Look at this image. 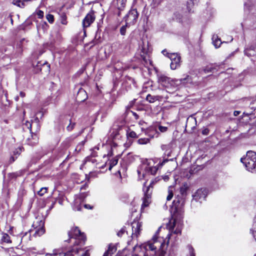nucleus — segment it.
<instances>
[{"mask_svg": "<svg viewBox=\"0 0 256 256\" xmlns=\"http://www.w3.org/2000/svg\"><path fill=\"white\" fill-rule=\"evenodd\" d=\"M68 242H72L74 246L70 250L66 251L63 249H55L52 253L47 254V256H74L80 252L83 251L81 246L85 244L86 237L82 233L78 227L71 229L68 232Z\"/></svg>", "mask_w": 256, "mask_h": 256, "instance_id": "obj_1", "label": "nucleus"}, {"mask_svg": "<svg viewBox=\"0 0 256 256\" xmlns=\"http://www.w3.org/2000/svg\"><path fill=\"white\" fill-rule=\"evenodd\" d=\"M157 76L158 82L168 89H175L181 84H184L192 81L189 76H186L184 78L178 80L172 79L162 74H158Z\"/></svg>", "mask_w": 256, "mask_h": 256, "instance_id": "obj_2", "label": "nucleus"}, {"mask_svg": "<svg viewBox=\"0 0 256 256\" xmlns=\"http://www.w3.org/2000/svg\"><path fill=\"white\" fill-rule=\"evenodd\" d=\"M32 226L35 230H30L26 232L22 238V240L27 242L31 240V234L33 233V236L35 237L40 236L45 232L44 228V222L42 220H39L37 218L34 222Z\"/></svg>", "mask_w": 256, "mask_h": 256, "instance_id": "obj_3", "label": "nucleus"}, {"mask_svg": "<svg viewBox=\"0 0 256 256\" xmlns=\"http://www.w3.org/2000/svg\"><path fill=\"white\" fill-rule=\"evenodd\" d=\"M240 161L248 171L256 173V152L248 151L246 156L241 158Z\"/></svg>", "mask_w": 256, "mask_h": 256, "instance_id": "obj_4", "label": "nucleus"}, {"mask_svg": "<svg viewBox=\"0 0 256 256\" xmlns=\"http://www.w3.org/2000/svg\"><path fill=\"white\" fill-rule=\"evenodd\" d=\"M157 170L158 168L156 166H150L144 164H142L137 170L138 178L142 180L145 178L146 175L148 174L154 175L156 174Z\"/></svg>", "mask_w": 256, "mask_h": 256, "instance_id": "obj_5", "label": "nucleus"}, {"mask_svg": "<svg viewBox=\"0 0 256 256\" xmlns=\"http://www.w3.org/2000/svg\"><path fill=\"white\" fill-rule=\"evenodd\" d=\"M207 196V192L205 189H198L192 195L193 198L192 200L191 204L194 206L196 203L199 202L200 204L202 200H205Z\"/></svg>", "mask_w": 256, "mask_h": 256, "instance_id": "obj_6", "label": "nucleus"}, {"mask_svg": "<svg viewBox=\"0 0 256 256\" xmlns=\"http://www.w3.org/2000/svg\"><path fill=\"white\" fill-rule=\"evenodd\" d=\"M138 16V14L137 10L134 8L129 10L127 14L124 17V19L127 24L131 26L136 24Z\"/></svg>", "mask_w": 256, "mask_h": 256, "instance_id": "obj_7", "label": "nucleus"}, {"mask_svg": "<svg viewBox=\"0 0 256 256\" xmlns=\"http://www.w3.org/2000/svg\"><path fill=\"white\" fill-rule=\"evenodd\" d=\"M168 57L171 60L170 68L176 70L180 66V56L178 53H168Z\"/></svg>", "mask_w": 256, "mask_h": 256, "instance_id": "obj_8", "label": "nucleus"}, {"mask_svg": "<svg viewBox=\"0 0 256 256\" xmlns=\"http://www.w3.org/2000/svg\"><path fill=\"white\" fill-rule=\"evenodd\" d=\"M154 183V182H152L150 185L146 188V190L144 188H143L144 196L143 198V202L142 206V208L148 206L150 202V198L152 192V190L151 189L152 187V184Z\"/></svg>", "mask_w": 256, "mask_h": 256, "instance_id": "obj_9", "label": "nucleus"}, {"mask_svg": "<svg viewBox=\"0 0 256 256\" xmlns=\"http://www.w3.org/2000/svg\"><path fill=\"white\" fill-rule=\"evenodd\" d=\"M96 16H94V12L91 10L85 16L82 20V26L84 28H88L94 21Z\"/></svg>", "mask_w": 256, "mask_h": 256, "instance_id": "obj_10", "label": "nucleus"}, {"mask_svg": "<svg viewBox=\"0 0 256 256\" xmlns=\"http://www.w3.org/2000/svg\"><path fill=\"white\" fill-rule=\"evenodd\" d=\"M86 196L84 193H81L80 196H77L74 200L73 209L74 210L80 211L82 210V203Z\"/></svg>", "mask_w": 256, "mask_h": 256, "instance_id": "obj_11", "label": "nucleus"}, {"mask_svg": "<svg viewBox=\"0 0 256 256\" xmlns=\"http://www.w3.org/2000/svg\"><path fill=\"white\" fill-rule=\"evenodd\" d=\"M141 228L142 223L138 220H134L132 223V237H138L142 230Z\"/></svg>", "mask_w": 256, "mask_h": 256, "instance_id": "obj_12", "label": "nucleus"}, {"mask_svg": "<svg viewBox=\"0 0 256 256\" xmlns=\"http://www.w3.org/2000/svg\"><path fill=\"white\" fill-rule=\"evenodd\" d=\"M142 52L143 54L140 55L142 60V62L145 67L148 68L152 65V61L148 54H145L144 52Z\"/></svg>", "mask_w": 256, "mask_h": 256, "instance_id": "obj_13", "label": "nucleus"}, {"mask_svg": "<svg viewBox=\"0 0 256 256\" xmlns=\"http://www.w3.org/2000/svg\"><path fill=\"white\" fill-rule=\"evenodd\" d=\"M117 250L116 246L115 244H110L108 245V249L104 253L103 256H112Z\"/></svg>", "mask_w": 256, "mask_h": 256, "instance_id": "obj_14", "label": "nucleus"}, {"mask_svg": "<svg viewBox=\"0 0 256 256\" xmlns=\"http://www.w3.org/2000/svg\"><path fill=\"white\" fill-rule=\"evenodd\" d=\"M116 6L117 8L120 10H123L126 4V0H116Z\"/></svg>", "mask_w": 256, "mask_h": 256, "instance_id": "obj_15", "label": "nucleus"}, {"mask_svg": "<svg viewBox=\"0 0 256 256\" xmlns=\"http://www.w3.org/2000/svg\"><path fill=\"white\" fill-rule=\"evenodd\" d=\"M156 236H154L153 237L154 243H152L151 242H148V244L146 245V249L150 250H154L156 249V246L154 245V244L156 243Z\"/></svg>", "mask_w": 256, "mask_h": 256, "instance_id": "obj_16", "label": "nucleus"}, {"mask_svg": "<svg viewBox=\"0 0 256 256\" xmlns=\"http://www.w3.org/2000/svg\"><path fill=\"white\" fill-rule=\"evenodd\" d=\"M213 44L216 48H219L222 42L217 35H214L212 38Z\"/></svg>", "mask_w": 256, "mask_h": 256, "instance_id": "obj_17", "label": "nucleus"}, {"mask_svg": "<svg viewBox=\"0 0 256 256\" xmlns=\"http://www.w3.org/2000/svg\"><path fill=\"white\" fill-rule=\"evenodd\" d=\"M256 50L254 46H251L250 48H246L244 50V54L248 56H251L255 54Z\"/></svg>", "mask_w": 256, "mask_h": 256, "instance_id": "obj_18", "label": "nucleus"}, {"mask_svg": "<svg viewBox=\"0 0 256 256\" xmlns=\"http://www.w3.org/2000/svg\"><path fill=\"white\" fill-rule=\"evenodd\" d=\"M196 4V0H188L186 6L189 12H190L193 6Z\"/></svg>", "mask_w": 256, "mask_h": 256, "instance_id": "obj_19", "label": "nucleus"}, {"mask_svg": "<svg viewBox=\"0 0 256 256\" xmlns=\"http://www.w3.org/2000/svg\"><path fill=\"white\" fill-rule=\"evenodd\" d=\"M40 63L38 62L35 68H34V72L36 73H38L39 72L41 71L42 70V68H41V66H44L45 64H46L48 68V71H50V65L49 64H48L47 62H45L43 64H39Z\"/></svg>", "mask_w": 256, "mask_h": 256, "instance_id": "obj_20", "label": "nucleus"}, {"mask_svg": "<svg viewBox=\"0 0 256 256\" xmlns=\"http://www.w3.org/2000/svg\"><path fill=\"white\" fill-rule=\"evenodd\" d=\"M146 100L150 103H152L158 100V96L148 94L146 97Z\"/></svg>", "mask_w": 256, "mask_h": 256, "instance_id": "obj_21", "label": "nucleus"}, {"mask_svg": "<svg viewBox=\"0 0 256 256\" xmlns=\"http://www.w3.org/2000/svg\"><path fill=\"white\" fill-rule=\"evenodd\" d=\"M182 16L179 12H176L174 14L173 18L176 20L178 22L182 21Z\"/></svg>", "mask_w": 256, "mask_h": 256, "instance_id": "obj_22", "label": "nucleus"}, {"mask_svg": "<svg viewBox=\"0 0 256 256\" xmlns=\"http://www.w3.org/2000/svg\"><path fill=\"white\" fill-rule=\"evenodd\" d=\"M1 240L2 242L6 243H11L10 238L9 235L7 234L4 233L2 238Z\"/></svg>", "mask_w": 256, "mask_h": 256, "instance_id": "obj_23", "label": "nucleus"}, {"mask_svg": "<svg viewBox=\"0 0 256 256\" xmlns=\"http://www.w3.org/2000/svg\"><path fill=\"white\" fill-rule=\"evenodd\" d=\"M216 70L215 67L213 64H210L206 67L204 69L205 73H208L210 72H214V70Z\"/></svg>", "mask_w": 256, "mask_h": 256, "instance_id": "obj_24", "label": "nucleus"}, {"mask_svg": "<svg viewBox=\"0 0 256 256\" xmlns=\"http://www.w3.org/2000/svg\"><path fill=\"white\" fill-rule=\"evenodd\" d=\"M150 142V139L148 138H141L138 140V142L140 144H145Z\"/></svg>", "mask_w": 256, "mask_h": 256, "instance_id": "obj_25", "label": "nucleus"}, {"mask_svg": "<svg viewBox=\"0 0 256 256\" xmlns=\"http://www.w3.org/2000/svg\"><path fill=\"white\" fill-rule=\"evenodd\" d=\"M130 26L129 24H127L126 23L125 25L121 27L120 28V33L122 35L124 36L126 34V30L128 27H129Z\"/></svg>", "mask_w": 256, "mask_h": 256, "instance_id": "obj_26", "label": "nucleus"}, {"mask_svg": "<svg viewBox=\"0 0 256 256\" xmlns=\"http://www.w3.org/2000/svg\"><path fill=\"white\" fill-rule=\"evenodd\" d=\"M118 162V158H114V159L110 161V169H111L113 166H116Z\"/></svg>", "mask_w": 256, "mask_h": 256, "instance_id": "obj_27", "label": "nucleus"}, {"mask_svg": "<svg viewBox=\"0 0 256 256\" xmlns=\"http://www.w3.org/2000/svg\"><path fill=\"white\" fill-rule=\"evenodd\" d=\"M48 188L46 187L42 188L38 192V194L40 196H42L45 193L47 192Z\"/></svg>", "mask_w": 256, "mask_h": 256, "instance_id": "obj_28", "label": "nucleus"}, {"mask_svg": "<svg viewBox=\"0 0 256 256\" xmlns=\"http://www.w3.org/2000/svg\"><path fill=\"white\" fill-rule=\"evenodd\" d=\"M136 100L134 99V100L130 101L128 104L126 106V111L128 112L129 110H130V108L132 107V106L134 105Z\"/></svg>", "mask_w": 256, "mask_h": 256, "instance_id": "obj_29", "label": "nucleus"}, {"mask_svg": "<svg viewBox=\"0 0 256 256\" xmlns=\"http://www.w3.org/2000/svg\"><path fill=\"white\" fill-rule=\"evenodd\" d=\"M47 20L50 24H52L54 22V16L51 14H48L46 16Z\"/></svg>", "mask_w": 256, "mask_h": 256, "instance_id": "obj_30", "label": "nucleus"}, {"mask_svg": "<svg viewBox=\"0 0 256 256\" xmlns=\"http://www.w3.org/2000/svg\"><path fill=\"white\" fill-rule=\"evenodd\" d=\"M188 248L189 250V252L190 256H195L194 250L192 246L190 245L188 246Z\"/></svg>", "mask_w": 256, "mask_h": 256, "instance_id": "obj_31", "label": "nucleus"}, {"mask_svg": "<svg viewBox=\"0 0 256 256\" xmlns=\"http://www.w3.org/2000/svg\"><path fill=\"white\" fill-rule=\"evenodd\" d=\"M168 194L166 197V200L168 201L170 200L173 197V192H172V190H171L169 188L168 190Z\"/></svg>", "mask_w": 256, "mask_h": 256, "instance_id": "obj_32", "label": "nucleus"}, {"mask_svg": "<svg viewBox=\"0 0 256 256\" xmlns=\"http://www.w3.org/2000/svg\"><path fill=\"white\" fill-rule=\"evenodd\" d=\"M127 136L128 137L132 138H136L137 137L136 134L134 131H130V132L127 134Z\"/></svg>", "mask_w": 256, "mask_h": 256, "instance_id": "obj_33", "label": "nucleus"}, {"mask_svg": "<svg viewBox=\"0 0 256 256\" xmlns=\"http://www.w3.org/2000/svg\"><path fill=\"white\" fill-rule=\"evenodd\" d=\"M125 232H126V228L123 227L121 228V230L120 231H118V232L117 235H118V236L121 237L124 234Z\"/></svg>", "mask_w": 256, "mask_h": 256, "instance_id": "obj_34", "label": "nucleus"}, {"mask_svg": "<svg viewBox=\"0 0 256 256\" xmlns=\"http://www.w3.org/2000/svg\"><path fill=\"white\" fill-rule=\"evenodd\" d=\"M158 130L162 132H164L167 131L168 128L162 126H158Z\"/></svg>", "mask_w": 256, "mask_h": 256, "instance_id": "obj_35", "label": "nucleus"}, {"mask_svg": "<svg viewBox=\"0 0 256 256\" xmlns=\"http://www.w3.org/2000/svg\"><path fill=\"white\" fill-rule=\"evenodd\" d=\"M202 134L204 136H207L209 134V130L206 128H204L202 130Z\"/></svg>", "mask_w": 256, "mask_h": 256, "instance_id": "obj_36", "label": "nucleus"}, {"mask_svg": "<svg viewBox=\"0 0 256 256\" xmlns=\"http://www.w3.org/2000/svg\"><path fill=\"white\" fill-rule=\"evenodd\" d=\"M81 94H84V96H86V91L83 90L82 88L80 89L78 94V98L81 95Z\"/></svg>", "mask_w": 256, "mask_h": 256, "instance_id": "obj_37", "label": "nucleus"}, {"mask_svg": "<svg viewBox=\"0 0 256 256\" xmlns=\"http://www.w3.org/2000/svg\"><path fill=\"white\" fill-rule=\"evenodd\" d=\"M34 124H36V125H38V124L36 122H32V124H30V122H26V124L28 128H30V130L31 131V128H32V125H34Z\"/></svg>", "mask_w": 256, "mask_h": 256, "instance_id": "obj_38", "label": "nucleus"}, {"mask_svg": "<svg viewBox=\"0 0 256 256\" xmlns=\"http://www.w3.org/2000/svg\"><path fill=\"white\" fill-rule=\"evenodd\" d=\"M75 125L74 123L72 124L71 122L70 124L66 127V129L68 131H71L73 130L74 126Z\"/></svg>", "mask_w": 256, "mask_h": 256, "instance_id": "obj_39", "label": "nucleus"}, {"mask_svg": "<svg viewBox=\"0 0 256 256\" xmlns=\"http://www.w3.org/2000/svg\"><path fill=\"white\" fill-rule=\"evenodd\" d=\"M174 202V203L176 204H178H178H183V203H184V200H182V198H181V199L178 198L177 200H174V202Z\"/></svg>", "mask_w": 256, "mask_h": 256, "instance_id": "obj_40", "label": "nucleus"}, {"mask_svg": "<svg viewBox=\"0 0 256 256\" xmlns=\"http://www.w3.org/2000/svg\"><path fill=\"white\" fill-rule=\"evenodd\" d=\"M37 15L38 18H42L44 16V12L41 10H39L37 12Z\"/></svg>", "mask_w": 256, "mask_h": 256, "instance_id": "obj_41", "label": "nucleus"}, {"mask_svg": "<svg viewBox=\"0 0 256 256\" xmlns=\"http://www.w3.org/2000/svg\"><path fill=\"white\" fill-rule=\"evenodd\" d=\"M61 22L63 24H67L66 16L64 15L62 16Z\"/></svg>", "mask_w": 256, "mask_h": 256, "instance_id": "obj_42", "label": "nucleus"}, {"mask_svg": "<svg viewBox=\"0 0 256 256\" xmlns=\"http://www.w3.org/2000/svg\"><path fill=\"white\" fill-rule=\"evenodd\" d=\"M126 80L127 82H128V81H129L130 84H134V80L132 78L128 77Z\"/></svg>", "mask_w": 256, "mask_h": 256, "instance_id": "obj_43", "label": "nucleus"}, {"mask_svg": "<svg viewBox=\"0 0 256 256\" xmlns=\"http://www.w3.org/2000/svg\"><path fill=\"white\" fill-rule=\"evenodd\" d=\"M128 112H131L132 114V115L134 116V118H135L136 120L138 119L139 116H138V115L136 112H132V110H129Z\"/></svg>", "mask_w": 256, "mask_h": 256, "instance_id": "obj_44", "label": "nucleus"}, {"mask_svg": "<svg viewBox=\"0 0 256 256\" xmlns=\"http://www.w3.org/2000/svg\"><path fill=\"white\" fill-rule=\"evenodd\" d=\"M88 184L87 183H85L81 188L80 190H85L88 188Z\"/></svg>", "mask_w": 256, "mask_h": 256, "instance_id": "obj_45", "label": "nucleus"}, {"mask_svg": "<svg viewBox=\"0 0 256 256\" xmlns=\"http://www.w3.org/2000/svg\"><path fill=\"white\" fill-rule=\"evenodd\" d=\"M84 142H82L81 143L76 146V150L78 149V150H80V148L84 146Z\"/></svg>", "mask_w": 256, "mask_h": 256, "instance_id": "obj_46", "label": "nucleus"}, {"mask_svg": "<svg viewBox=\"0 0 256 256\" xmlns=\"http://www.w3.org/2000/svg\"><path fill=\"white\" fill-rule=\"evenodd\" d=\"M180 192L182 196H184L186 194V189L184 188H181L180 189Z\"/></svg>", "mask_w": 256, "mask_h": 256, "instance_id": "obj_47", "label": "nucleus"}, {"mask_svg": "<svg viewBox=\"0 0 256 256\" xmlns=\"http://www.w3.org/2000/svg\"><path fill=\"white\" fill-rule=\"evenodd\" d=\"M89 255L90 254L88 250L82 254V256H89Z\"/></svg>", "mask_w": 256, "mask_h": 256, "instance_id": "obj_48", "label": "nucleus"}, {"mask_svg": "<svg viewBox=\"0 0 256 256\" xmlns=\"http://www.w3.org/2000/svg\"><path fill=\"white\" fill-rule=\"evenodd\" d=\"M14 4H16L18 6L20 7H22L20 6V4H22V6H24V4L22 3L20 1L16 2V3H14Z\"/></svg>", "mask_w": 256, "mask_h": 256, "instance_id": "obj_49", "label": "nucleus"}, {"mask_svg": "<svg viewBox=\"0 0 256 256\" xmlns=\"http://www.w3.org/2000/svg\"><path fill=\"white\" fill-rule=\"evenodd\" d=\"M174 233L176 234H178L181 233V230L179 228H176L174 232Z\"/></svg>", "mask_w": 256, "mask_h": 256, "instance_id": "obj_50", "label": "nucleus"}, {"mask_svg": "<svg viewBox=\"0 0 256 256\" xmlns=\"http://www.w3.org/2000/svg\"><path fill=\"white\" fill-rule=\"evenodd\" d=\"M31 24H32V22L28 20L25 22L24 25L27 26V25H30Z\"/></svg>", "mask_w": 256, "mask_h": 256, "instance_id": "obj_51", "label": "nucleus"}, {"mask_svg": "<svg viewBox=\"0 0 256 256\" xmlns=\"http://www.w3.org/2000/svg\"><path fill=\"white\" fill-rule=\"evenodd\" d=\"M162 53L164 55V56H168V52H167V50H164L162 51Z\"/></svg>", "mask_w": 256, "mask_h": 256, "instance_id": "obj_52", "label": "nucleus"}, {"mask_svg": "<svg viewBox=\"0 0 256 256\" xmlns=\"http://www.w3.org/2000/svg\"><path fill=\"white\" fill-rule=\"evenodd\" d=\"M240 114V111H234V116H238Z\"/></svg>", "mask_w": 256, "mask_h": 256, "instance_id": "obj_53", "label": "nucleus"}, {"mask_svg": "<svg viewBox=\"0 0 256 256\" xmlns=\"http://www.w3.org/2000/svg\"><path fill=\"white\" fill-rule=\"evenodd\" d=\"M163 179L165 182L168 181L169 179V178L168 176H165L163 177Z\"/></svg>", "mask_w": 256, "mask_h": 256, "instance_id": "obj_54", "label": "nucleus"}, {"mask_svg": "<svg viewBox=\"0 0 256 256\" xmlns=\"http://www.w3.org/2000/svg\"><path fill=\"white\" fill-rule=\"evenodd\" d=\"M20 96L22 98H24L25 96V93L24 92H20Z\"/></svg>", "mask_w": 256, "mask_h": 256, "instance_id": "obj_55", "label": "nucleus"}, {"mask_svg": "<svg viewBox=\"0 0 256 256\" xmlns=\"http://www.w3.org/2000/svg\"><path fill=\"white\" fill-rule=\"evenodd\" d=\"M84 206L86 208L92 209V207L89 204H84Z\"/></svg>", "mask_w": 256, "mask_h": 256, "instance_id": "obj_56", "label": "nucleus"}, {"mask_svg": "<svg viewBox=\"0 0 256 256\" xmlns=\"http://www.w3.org/2000/svg\"><path fill=\"white\" fill-rule=\"evenodd\" d=\"M164 252L163 250H162L160 252V254H159V256H164Z\"/></svg>", "mask_w": 256, "mask_h": 256, "instance_id": "obj_57", "label": "nucleus"}, {"mask_svg": "<svg viewBox=\"0 0 256 256\" xmlns=\"http://www.w3.org/2000/svg\"><path fill=\"white\" fill-rule=\"evenodd\" d=\"M168 162V160H164L163 162L160 164V165L161 166H162L164 164H165L166 162Z\"/></svg>", "mask_w": 256, "mask_h": 256, "instance_id": "obj_58", "label": "nucleus"}, {"mask_svg": "<svg viewBox=\"0 0 256 256\" xmlns=\"http://www.w3.org/2000/svg\"><path fill=\"white\" fill-rule=\"evenodd\" d=\"M58 203L61 205L62 204V200H58Z\"/></svg>", "mask_w": 256, "mask_h": 256, "instance_id": "obj_59", "label": "nucleus"}, {"mask_svg": "<svg viewBox=\"0 0 256 256\" xmlns=\"http://www.w3.org/2000/svg\"><path fill=\"white\" fill-rule=\"evenodd\" d=\"M10 161H11V162H14V161L15 160H14V157H12V158H10Z\"/></svg>", "mask_w": 256, "mask_h": 256, "instance_id": "obj_60", "label": "nucleus"}, {"mask_svg": "<svg viewBox=\"0 0 256 256\" xmlns=\"http://www.w3.org/2000/svg\"><path fill=\"white\" fill-rule=\"evenodd\" d=\"M48 25H47V24L46 22H43V27H44V26H46Z\"/></svg>", "mask_w": 256, "mask_h": 256, "instance_id": "obj_61", "label": "nucleus"}, {"mask_svg": "<svg viewBox=\"0 0 256 256\" xmlns=\"http://www.w3.org/2000/svg\"><path fill=\"white\" fill-rule=\"evenodd\" d=\"M18 98H18V96H16V97L15 98V100H16V101H18Z\"/></svg>", "mask_w": 256, "mask_h": 256, "instance_id": "obj_62", "label": "nucleus"}, {"mask_svg": "<svg viewBox=\"0 0 256 256\" xmlns=\"http://www.w3.org/2000/svg\"><path fill=\"white\" fill-rule=\"evenodd\" d=\"M149 136L151 137V138H154V135H150V134H149Z\"/></svg>", "mask_w": 256, "mask_h": 256, "instance_id": "obj_63", "label": "nucleus"}, {"mask_svg": "<svg viewBox=\"0 0 256 256\" xmlns=\"http://www.w3.org/2000/svg\"><path fill=\"white\" fill-rule=\"evenodd\" d=\"M156 130L154 132H155V134H156V136H158V134H157V132H156Z\"/></svg>", "mask_w": 256, "mask_h": 256, "instance_id": "obj_64", "label": "nucleus"}]
</instances>
